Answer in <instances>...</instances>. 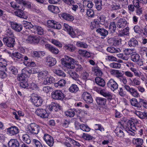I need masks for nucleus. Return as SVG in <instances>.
I'll return each instance as SVG.
<instances>
[{
  "label": "nucleus",
  "instance_id": "4",
  "mask_svg": "<svg viewBox=\"0 0 147 147\" xmlns=\"http://www.w3.org/2000/svg\"><path fill=\"white\" fill-rule=\"evenodd\" d=\"M52 98L54 99L62 100L64 99V94L60 90L53 91L51 94Z\"/></svg>",
  "mask_w": 147,
  "mask_h": 147
},
{
  "label": "nucleus",
  "instance_id": "28",
  "mask_svg": "<svg viewBox=\"0 0 147 147\" xmlns=\"http://www.w3.org/2000/svg\"><path fill=\"white\" fill-rule=\"evenodd\" d=\"M95 80L96 83L100 86L104 87L105 84L104 80L100 77H96Z\"/></svg>",
  "mask_w": 147,
  "mask_h": 147
},
{
  "label": "nucleus",
  "instance_id": "62",
  "mask_svg": "<svg viewBox=\"0 0 147 147\" xmlns=\"http://www.w3.org/2000/svg\"><path fill=\"white\" fill-rule=\"evenodd\" d=\"M5 34L8 36L14 37L13 33L10 28H8L6 30Z\"/></svg>",
  "mask_w": 147,
  "mask_h": 147
},
{
  "label": "nucleus",
  "instance_id": "39",
  "mask_svg": "<svg viewBox=\"0 0 147 147\" xmlns=\"http://www.w3.org/2000/svg\"><path fill=\"white\" fill-rule=\"evenodd\" d=\"M107 50L111 53H115L120 52L121 50L118 48H115L113 47H109L107 49Z\"/></svg>",
  "mask_w": 147,
  "mask_h": 147
},
{
  "label": "nucleus",
  "instance_id": "42",
  "mask_svg": "<svg viewBox=\"0 0 147 147\" xmlns=\"http://www.w3.org/2000/svg\"><path fill=\"white\" fill-rule=\"evenodd\" d=\"M68 73L70 76L75 80H77L79 78L78 75L75 71H68Z\"/></svg>",
  "mask_w": 147,
  "mask_h": 147
},
{
  "label": "nucleus",
  "instance_id": "34",
  "mask_svg": "<svg viewBox=\"0 0 147 147\" xmlns=\"http://www.w3.org/2000/svg\"><path fill=\"white\" fill-rule=\"evenodd\" d=\"M23 24L24 25V27L26 29H31L32 31V28L33 27L34 25H32L31 22L24 21H23Z\"/></svg>",
  "mask_w": 147,
  "mask_h": 147
},
{
  "label": "nucleus",
  "instance_id": "35",
  "mask_svg": "<svg viewBox=\"0 0 147 147\" xmlns=\"http://www.w3.org/2000/svg\"><path fill=\"white\" fill-rule=\"evenodd\" d=\"M129 28L127 27L123 30L119 31L118 35L120 36H122L127 35L129 34Z\"/></svg>",
  "mask_w": 147,
  "mask_h": 147
},
{
  "label": "nucleus",
  "instance_id": "25",
  "mask_svg": "<svg viewBox=\"0 0 147 147\" xmlns=\"http://www.w3.org/2000/svg\"><path fill=\"white\" fill-rule=\"evenodd\" d=\"M9 147H19V143L16 139H11L8 143Z\"/></svg>",
  "mask_w": 147,
  "mask_h": 147
},
{
  "label": "nucleus",
  "instance_id": "17",
  "mask_svg": "<svg viewBox=\"0 0 147 147\" xmlns=\"http://www.w3.org/2000/svg\"><path fill=\"white\" fill-rule=\"evenodd\" d=\"M11 28L17 32H20L22 29V26L19 24L15 22H11Z\"/></svg>",
  "mask_w": 147,
  "mask_h": 147
},
{
  "label": "nucleus",
  "instance_id": "32",
  "mask_svg": "<svg viewBox=\"0 0 147 147\" xmlns=\"http://www.w3.org/2000/svg\"><path fill=\"white\" fill-rule=\"evenodd\" d=\"M128 44L130 47H136L138 46V42L136 38H133L129 40Z\"/></svg>",
  "mask_w": 147,
  "mask_h": 147
},
{
  "label": "nucleus",
  "instance_id": "12",
  "mask_svg": "<svg viewBox=\"0 0 147 147\" xmlns=\"http://www.w3.org/2000/svg\"><path fill=\"white\" fill-rule=\"evenodd\" d=\"M82 98L87 103L90 104L93 102V99L90 94L88 92H84L82 95Z\"/></svg>",
  "mask_w": 147,
  "mask_h": 147
},
{
  "label": "nucleus",
  "instance_id": "43",
  "mask_svg": "<svg viewBox=\"0 0 147 147\" xmlns=\"http://www.w3.org/2000/svg\"><path fill=\"white\" fill-rule=\"evenodd\" d=\"M129 80L134 86H138L141 84L140 79L138 78H134L132 80L130 79Z\"/></svg>",
  "mask_w": 147,
  "mask_h": 147
},
{
  "label": "nucleus",
  "instance_id": "14",
  "mask_svg": "<svg viewBox=\"0 0 147 147\" xmlns=\"http://www.w3.org/2000/svg\"><path fill=\"white\" fill-rule=\"evenodd\" d=\"M63 26L64 27V30L66 31L72 37H75L76 34L72 28L66 23L63 24Z\"/></svg>",
  "mask_w": 147,
  "mask_h": 147
},
{
  "label": "nucleus",
  "instance_id": "56",
  "mask_svg": "<svg viewBox=\"0 0 147 147\" xmlns=\"http://www.w3.org/2000/svg\"><path fill=\"white\" fill-rule=\"evenodd\" d=\"M130 70L134 73L135 76L140 77L141 72L138 71L136 68L133 67H131L130 68Z\"/></svg>",
  "mask_w": 147,
  "mask_h": 147
},
{
  "label": "nucleus",
  "instance_id": "18",
  "mask_svg": "<svg viewBox=\"0 0 147 147\" xmlns=\"http://www.w3.org/2000/svg\"><path fill=\"white\" fill-rule=\"evenodd\" d=\"M43 31L44 30L42 28L37 25H34L33 27L32 28V32L36 33L40 35L43 34Z\"/></svg>",
  "mask_w": 147,
  "mask_h": 147
},
{
  "label": "nucleus",
  "instance_id": "46",
  "mask_svg": "<svg viewBox=\"0 0 147 147\" xmlns=\"http://www.w3.org/2000/svg\"><path fill=\"white\" fill-rule=\"evenodd\" d=\"M79 53L82 56L87 57H89L90 56V54L89 52L83 50H79Z\"/></svg>",
  "mask_w": 147,
  "mask_h": 147
},
{
  "label": "nucleus",
  "instance_id": "63",
  "mask_svg": "<svg viewBox=\"0 0 147 147\" xmlns=\"http://www.w3.org/2000/svg\"><path fill=\"white\" fill-rule=\"evenodd\" d=\"M110 66L111 67L114 68H119L121 67V64L118 63L113 62L110 64Z\"/></svg>",
  "mask_w": 147,
  "mask_h": 147
},
{
  "label": "nucleus",
  "instance_id": "5",
  "mask_svg": "<svg viewBox=\"0 0 147 147\" xmlns=\"http://www.w3.org/2000/svg\"><path fill=\"white\" fill-rule=\"evenodd\" d=\"M4 43L8 47H13L15 44L14 37L7 36L3 39Z\"/></svg>",
  "mask_w": 147,
  "mask_h": 147
},
{
  "label": "nucleus",
  "instance_id": "38",
  "mask_svg": "<svg viewBox=\"0 0 147 147\" xmlns=\"http://www.w3.org/2000/svg\"><path fill=\"white\" fill-rule=\"evenodd\" d=\"M79 90L78 86L75 84H72L69 88V91L71 93H75Z\"/></svg>",
  "mask_w": 147,
  "mask_h": 147
},
{
  "label": "nucleus",
  "instance_id": "1",
  "mask_svg": "<svg viewBox=\"0 0 147 147\" xmlns=\"http://www.w3.org/2000/svg\"><path fill=\"white\" fill-rule=\"evenodd\" d=\"M63 65L67 68L73 69L75 68L74 63H75L74 59L68 56H65L64 58L61 59Z\"/></svg>",
  "mask_w": 147,
  "mask_h": 147
},
{
  "label": "nucleus",
  "instance_id": "24",
  "mask_svg": "<svg viewBox=\"0 0 147 147\" xmlns=\"http://www.w3.org/2000/svg\"><path fill=\"white\" fill-rule=\"evenodd\" d=\"M60 15L63 18L68 21H72L74 19V17L69 14L63 13L60 14Z\"/></svg>",
  "mask_w": 147,
  "mask_h": 147
},
{
  "label": "nucleus",
  "instance_id": "19",
  "mask_svg": "<svg viewBox=\"0 0 147 147\" xmlns=\"http://www.w3.org/2000/svg\"><path fill=\"white\" fill-rule=\"evenodd\" d=\"M15 15L20 18L26 19L27 16L26 15L25 13L21 9H18V10L14 12Z\"/></svg>",
  "mask_w": 147,
  "mask_h": 147
},
{
  "label": "nucleus",
  "instance_id": "37",
  "mask_svg": "<svg viewBox=\"0 0 147 147\" xmlns=\"http://www.w3.org/2000/svg\"><path fill=\"white\" fill-rule=\"evenodd\" d=\"M48 9L54 13H57L59 12V7L56 6L50 5L48 7Z\"/></svg>",
  "mask_w": 147,
  "mask_h": 147
},
{
  "label": "nucleus",
  "instance_id": "21",
  "mask_svg": "<svg viewBox=\"0 0 147 147\" xmlns=\"http://www.w3.org/2000/svg\"><path fill=\"white\" fill-rule=\"evenodd\" d=\"M127 22L124 19H120L117 22V26L119 28H123L126 25Z\"/></svg>",
  "mask_w": 147,
  "mask_h": 147
},
{
  "label": "nucleus",
  "instance_id": "50",
  "mask_svg": "<svg viewBox=\"0 0 147 147\" xmlns=\"http://www.w3.org/2000/svg\"><path fill=\"white\" fill-rule=\"evenodd\" d=\"M93 71L95 72V75L97 76H101L102 74V72L100 68L98 67L92 68Z\"/></svg>",
  "mask_w": 147,
  "mask_h": 147
},
{
  "label": "nucleus",
  "instance_id": "22",
  "mask_svg": "<svg viewBox=\"0 0 147 147\" xmlns=\"http://www.w3.org/2000/svg\"><path fill=\"white\" fill-rule=\"evenodd\" d=\"M49 110L57 111L60 110L61 106L58 104L53 102L49 106Z\"/></svg>",
  "mask_w": 147,
  "mask_h": 147
},
{
  "label": "nucleus",
  "instance_id": "6",
  "mask_svg": "<svg viewBox=\"0 0 147 147\" xmlns=\"http://www.w3.org/2000/svg\"><path fill=\"white\" fill-rule=\"evenodd\" d=\"M130 58L132 61L136 62L138 65L141 66L143 65V61L140 58V56L138 54L134 53L132 54L130 56Z\"/></svg>",
  "mask_w": 147,
  "mask_h": 147
},
{
  "label": "nucleus",
  "instance_id": "40",
  "mask_svg": "<svg viewBox=\"0 0 147 147\" xmlns=\"http://www.w3.org/2000/svg\"><path fill=\"white\" fill-rule=\"evenodd\" d=\"M140 3L142 4H146L147 3V0H134L133 4L134 5L135 7H138L139 6Z\"/></svg>",
  "mask_w": 147,
  "mask_h": 147
},
{
  "label": "nucleus",
  "instance_id": "47",
  "mask_svg": "<svg viewBox=\"0 0 147 147\" xmlns=\"http://www.w3.org/2000/svg\"><path fill=\"white\" fill-rule=\"evenodd\" d=\"M22 140L25 143L27 144H29L30 143L31 140L30 139L29 136L28 134H23L22 135Z\"/></svg>",
  "mask_w": 147,
  "mask_h": 147
},
{
  "label": "nucleus",
  "instance_id": "49",
  "mask_svg": "<svg viewBox=\"0 0 147 147\" xmlns=\"http://www.w3.org/2000/svg\"><path fill=\"white\" fill-rule=\"evenodd\" d=\"M80 129L84 131L88 132L90 130V128L85 124H82L80 125Z\"/></svg>",
  "mask_w": 147,
  "mask_h": 147
},
{
  "label": "nucleus",
  "instance_id": "23",
  "mask_svg": "<svg viewBox=\"0 0 147 147\" xmlns=\"http://www.w3.org/2000/svg\"><path fill=\"white\" fill-rule=\"evenodd\" d=\"M135 113L141 119H147V113L146 112H142L136 111Z\"/></svg>",
  "mask_w": 147,
  "mask_h": 147
},
{
  "label": "nucleus",
  "instance_id": "11",
  "mask_svg": "<svg viewBox=\"0 0 147 147\" xmlns=\"http://www.w3.org/2000/svg\"><path fill=\"white\" fill-rule=\"evenodd\" d=\"M39 41V37L35 36H29L25 40L26 43L33 44H37Z\"/></svg>",
  "mask_w": 147,
  "mask_h": 147
},
{
  "label": "nucleus",
  "instance_id": "54",
  "mask_svg": "<svg viewBox=\"0 0 147 147\" xmlns=\"http://www.w3.org/2000/svg\"><path fill=\"white\" fill-rule=\"evenodd\" d=\"M17 79L18 81L20 82L27 80L26 77H25L24 74L23 73L18 74L17 77Z\"/></svg>",
  "mask_w": 147,
  "mask_h": 147
},
{
  "label": "nucleus",
  "instance_id": "33",
  "mask_svg": "<svg viewBox=\"0 0 147 147\" xmlns=\"http://www.w3.org/2000/svg\"><path fill=\"white\" fill-rule=\"evenodd\" d=\"M55 81V79L53 77L50 76L48 77L47 76L44 80L43 84L45 85L49 84L54 83Z\"/></svg>",
  "mask_w": 147,
  "mask_h": 147
},
{
  "label": "nucleus",
  "instance_id": "41",
  "mask_svg": "<svg viewBox=\"0 0 147 147\" xmlns=\"http://www.w3.org/2000/svg\"><path fill=\"white\" fill-rule=\"evenodd\" d=\"M9 72L10 74L16 75L18 73V69L15 67L11 66L9 68Z\"/></svg>",
  "mask_w": 147,
  "mask_h": 147
},
{
  "label": "nucleus",
  "instance_id": "16",
  "mask_svg": "<svg viewBox=\"0 0 147 147\" xmlns=\"http://www.w3.org/2000/svg\"><path fill=\"white\" fill-rule=\"evenodd\" d=\"M7 132L11 136L16 135L19 132V129L16 126H11L7 129Z\"/></svg>",
  "mask_w": 147,
  "mask_h": 147
},
{
  "label": "nucleus",
  "instance_id": "48",
  "mask_svg": "<svg viewBox=\"0 0 147 147\" xmlns=\"http://www.w3.org/2000/svg\"><path fill=\"white\" fill-rule=\"evenodd\" d=\"M105 19L106 17L105 16L102 14L100 16L97 20L99 22V24L100 23V24L104 25L106 22Z\"/></svg>",
  "mask_w": 147,
  "mask_h": 147
},
{
  "label": "nucleus",
  "instance_id": "61",
  "mask_svg": "<svg viewBox=\"0 0 147 147\" xmlns=\"http://www.w3.org/2000/svg\"><path fill=\"white\" fill-rule=\"evenodd\" d=\"M117 56L119 58L126 61L127 60L129 59V57L127 56H126L124 53V54L123 53L118 54L117 55Z\"/></svg>",
  "mask_w": 147,
  "mask_h": 147
},
{
  "label": "nucleus",
  "instance_id": "20",
  "mask_svg": "<svg viewBox=\"0 0 147 147\" xmlns=\"http://www.w3.org/2000/svg\"><path fill=\"white\" fill-rule=\"evenodd\" d=\"M45 47L46 49L54 54H56L59 53V51L57 49L49 44H46Z\"/></svg>",
  "mask_w": 147,
  "mask_h": 147
},
{
  "label": "nucleus",
  "instance_id": "2",
  "mask_svg": "<svg viewBox=\"0 0 147 147\" xmlns=\"http://www.w3.org/2000/svg\"><path fill=\"white\" fill-rule=\"evenodd\" d=\"M39 127L38 125L34 123L29 125L26 129L27 133L29 134H37L39 131Z\"/></svg>",
  "mask_w": 147,
  "mask_h": 147
},
{
  "label": "nucleus",
  "instance_id": "8",
  "mask_svg": "<svg viewBox=\"0 0 147 147\" xmlns=\"http://www.w3.org/2000/svg\"><path fill=\"white\" fill-rule=\"evenodd\" d=\"M35 113L38 116L43 118H47L48 117V114L47 111L42 109L38 108Z\"/></svg>",
  "mask_w": 147,
  "mask_h": 147
},
{
  "label": "nucleus",
  "instance_id": "45",
  "mask_svg": "<svg viewBox=\"0 0 147 147\" xmlns=\"http://www.w3.org/2000/svg\"><path fill=\"white\" fill-rule=\"evenodd\" d=\"M116 28L115 22H111L109 26V29L111 33L114 32Z\"/></svg>",
  "mask_w": 147,
  "mask_h": 147
},
{
  "label": "nucleus",
  "instance_id": "64",
  "mask_svg": "<svg viewBox=\"0 0 147 147\" xmlns=\"http://www.w3.org/2000/svg\"><path fill=\"white\" fill-rule=\"evenodd\" d=\"M86 14L89 17L91 18L94 17V11L90 9L87 10Z\"/></svg>",
  "mask_w": 147,
  "mask_h": 147
},
{
  "label": "nucleus",
  "instance_id": "51",
  "mask_svg": "<svg viewBox=\"0 0 147 147\" xmlns=\"http://www.w3.org/2000/svg\"><path fill=\"white\" fill-rule=\"evenodd\" d=\"M129 92L133 96L135 97H138L140 96L137 91L133 88H132Z\"/></svg>",
  "mask_w": 147,
  "mask_h": 147
},
{
  "label": "nucleus",
  "instance_id": "15",
  "mask_svg": "<svg viewBox=\"0 0 147 147\" xmlns=\"http://www.w3.org/2000/svg\"><path fill=\"white\" fill-rule=\"evenodd\" d=\"M43 139L48 145L50 147H52L53 145L54 142L53 138L49 135L46 134H45Z\"/></svg>",
  "mask_w": 147,
  "mask_h": 147
},
{
  "label": "nucleus",
  "instance_id": "60",
  "mask_svg": "<svg viewBox=\"0 0 147 147\" xmlns=\"http://www.w3.org/2000/svg\"><path fill=\"white\" fill-rule=\"evenodd\" d=\"M76 45L78 47L84 48H87L88 47V46L86 44L81 41L78 42L76 43Z\"/></svg>",
  "mask_w": 147,
  "mask_h": 147
},
{
  "label": "nucleus",
  "instance_id": "57",
  "mask_svg": "<svg viewBox=\"0 0 147 147\" xmlns=\"http://www.w3.org/2000/svg\"><path fill=\"white\" fill-rule=\"evenodd\" d=\"M83 138L86 140H90L93 139H94V138L93 136L87 134L83 133L82 136Z\"/></svg>",
  "mask_w": 147,
  "mask_h": 147
},
{
  "label": "nucleus",
  "instance_id": "58",
  "mask_svg": "<svg viewBox=\"0 0 147 147\" xmlns=\"http://www.w3.org/2000/svg\"><path fill=\"white\" fill-rule=\"evenodd\" d=\"M22 72H24L23 73L24 74L25 76L26 75V77H29L30 74H32V70L29 69L27 68L23 70Z\"/></svg>",
  "mask_w": 147,
  "mask_h": 147
},
{
  "label": "nucleus",
  "instance_id": "27",
  "mask_svg": "<svg viewBox=\"0 0 147 147\" xmlns=\"http://www.w3.org/2000/svg\"><path fill=\"white\" fill-rule=\"evenodd\" d=\"M100 26V24L97 19H94L93 21L90 24V28L91 30H92L96 29Z\"/></svg>",
  "mask_w": 147,
  "mask_h": 147
},
{
  "label": "nucleus",
  "instance_id": "29",
  "mask_svg": "<svg viewBox=\"0 0 147 147\" xmlns=\"http://www.w3.org/2000/svg\"><path fill=\"white\" fill-rule=\"evenodd\" d=\"M96 100L98 105H105L107 101L106 98L100 97H96Z\"/></svg>",
  "mask_w": 147,
  "mask_h": 147
},
{
  "label": "nucleus",
  "instance_id": "44",
  "mask_svg": "<svg viewBox=\"0 0 147 147\" xmlns=\"http://www.w3.org/2000/svg\"><path fill=\"white\" fill-rule=\"evenodd\" d=\"M100 93V94L105 97L111 96V93L105 89L101 90Z\"/></svg>",
  "mask_w": 147,
  "mask_h": 147
},
{
  "label": "nucleus",
  "instance_id": "7",
  "mask_svg": "<svg viewBox=\"0 0 147 147\" xmlns=\"http://www.w3.org/2000/svg\"><path fill=\"white\" fill-rule=\"evenodd\" d=\"M107 85L108 87L113 91L117 89L118 87L117 83L112 78L108 81L107 84Z\"/></svg>",
  "mask_w": 147,
  "mask_h": 147
},
{
  "label": "nucleus",
  "instance_id": "31",
  "mask_svg": "<svg viewBox=\"0 0 147 147\" xmlns=\"http://www.w3.org/2000/svg\"><path fill=\"white\" fill-rule=\"evenodd\" d=\"M96 32L100 35L105 37L108 34V31L104 28H98L96 30Z\"/></svg>",
  "mask_w": 147,
  "mask_h": 147
},
{
  "label": "nucleus",
  "instance_id": "36",
  "mask_svg": "<svg viewBox=\"0 0 147 147\" xmlns=\"http://www.w3.org/2000/svg\"><path fill=\"white\" fill-rule=\"evenodd\" d=\"M76 111L74 109H70L65 112V114L66 116L69 117H73L75 114Z\"/></svg>",
  "mask_w": 147,
  "mask_h": 147
},
{
  "label": "nucleus",
  "instance_id": "55",
  "mask_svg": "<svg viewBox=\"0 0 147 147\" xmlns=\"http://www.w3.org/2000/svg\"><path fill=\"white\" fill-rule=\"evenodd\" d=\"M134 49H126L123 50V51L125 55L126 56L129 55H132L133 54V51Z\"/></svg>",
  "mask_w": 147,
  "mask_h": 147
},
{
  "label": "nucleus",
  "instance_id": "59",
  "mask_svg": "<svg viewBox=\"0 0 147 147\" xmlns=\"http://www.w3.org/2000/svg\"><path fill=\"white\" fill-rule=\"evenodd\" d=\"M20 87L24 88H27L29 86L28 82L26 80L23 82H21L20 83Z\"/></svg>",
  "mask_w": 147,
  "mask_h": 147
},
{
  "label": "nucleus",
  "instance_id": "52",
  "mask_svg": "<svg viewBox=\"0 0 147 147\" xmlns=\"http://www.w3.org/2000/svg\"><path fill=\"white\" fill-rule=\"evenodd\" d=\"M65 83L66 82L65 80L63 79L61 80L57 83H55L54 86L56 87H62L65 85Z\"/></svg>",
  "mask_w": 147,
  "mask_h": 147
},
{
  "label": "nucleus",
  "instance_id": "30",
  "mask_svg": "<svg viewBox=\"0 0 147 147\" xmlns=\"http://www.w3.org/2000/svg\"><path fill=\"white\" fill-rule=\"evenodd\" d=\"M48 72L47 71H42L39 72L38 74V77L39 80H42L47 78L48 75Z\"/></svg>",
  "mask_w": 147,
  "mask_h": 147
},
{
  "label": "nucleus",
  "instance_id": "3",
  "mask_svg": "<svg viewBox=\"0 0 147 147\" xmlns=\"http://www.w3.org/2000/svg\"><path fill=\"white\" fill-rule=\"evenodd\" d=\"M32 96L31 100L34 105L36 107L40 106L43 102L42 98L35 94H33Z\"/></svg>",
  "mask_w": 147,
  "mask_h": 147
},
{
  "label": "nucleus",
  "instance_id": "26",
  "mask_svg": "<svg viewBox=\"0 0 147 147\" xmlns=\"http://www.w3.org/2000/svg\"><path fill=\"white\" fill-rule=\"evenodd\" d=\"M110 73L112 75H115V76L118 78L119 80L123 76L121 71L118 70H112L111 71Z\"/></svg>",
  "mask_w": 147,
  "mask_h": 147
},
{
  "label": "nucleus",
  "instance_id": "9",
  "mask_svg": "<svg viewBox=\"0 0 147 147\" xmlns=\"http://www.w3.org/2000/svg\"><path fill=\"white\" fill-rule=\"evenodd\" d=\"M125 128L122 125H121L120 127H117L114 131L117 136L119 137L123 138L124 136Z\"/></svg>",
  "mask_w": 147,
  "mask_h": 147
},
{
  "label": "nucleus",
  "instance_id": "13",
  "mask_svg": "<svg viewBox=\"0 0 147 147\" xmlns=\"http://www.w3.org/2000/svg\"><path fill=\"white\" fill-rule=\"evenodd\" d=\"M45 61L49 67L54 66L57 62L55 59L50 55H49L46 57Z\"/></svg>",
  "mask_w": 147,
  "mask_h": 147
},
{
  "label": "nucleus",
  "instance_id": "53",
  "mask_svg": "<svg viewBox=\"0 0 147 147\" xmlns=\"http://www.w3.org/2000/svg\"><path fill=\"white\" fill-rule=\"evenodd\" d=\"M53 72L57 75L61 77H65L66 76L65 74L62 71L58 69H54Z\"/></svg>",
  "mask_w": 147,
  "mask_h": 147
},
{
  "label": "nucleus",
  "instance_id": "10",
  "mask_svg": "<svg viewBox=\"0 0 147 147\" xmlns=\"http://www.w3.org/2000/svg\"><path fill=\"white\" fill-rule=\"evenodd\" d=\"M125 131L128 132V131L132 132V130L135 131L137 129L134 121L132 120H129L127 122V127H126Z\"/></svg>",
  "mask_w": 147,
  "mask_h": 147
}]
</instances>
